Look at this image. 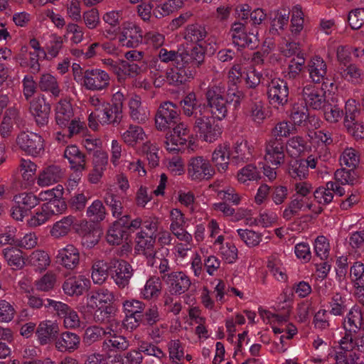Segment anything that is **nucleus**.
Here are the masks:
<instances>
[{"instance_id":"bb28decb","label":"nucleus","mask_w":364,"mask_h":364,"mask_svg":"<svg viewBox=\"0 0 364 364\" xmlns=\"http://www.w3.org/2000/svg\"><path fill=\"white\" fill-rule=\"evenodd\" d=\"M111 332H114L112 323L106 328L97 325L89 326L85 330L82 342L85 346H90L102 340L103 337L110 334Z\"/></svg>"},{"instance_id":"680f3d73","label":"nucleus","mask_w":364,"mask_h":364,"mask_svg":"<svg viewBox=\"0 0 364 364\" xmlns=\"http://www.w3.org/2000/svg\"><path fill=\"white\" fill-rule=\"evenodd\" d=\"M55 283L56 275L52 272H48L36 280L34 284L36 290L47 292L54 288Z\"/></svg>"},{"instance_id":"aec40b11","label":"nucleus","mask_w":364,"mask_h":364,"mask_svg":"<svg viewBox=\"0 0 364 364\" xmlns=\"http://www.w3.org/2000/svg\"><path fill=\"white\" fill-rule=\"evenodd\" d=\"M90 281L85 276L71 277L65 279L63 284V290L70 296H79L87 291Z\"/></svg>"},{"instance_id":"9b49d317","label":"nucleus","mask_w":364,"mask_h":364,"mask_svg":"<svg viewBox=\"0 0 364 364\" xmlns=\"http://www.w3.org/2000/svg\"><path fill=\"white\" fill-rule=\"evenodd\" d=\"M286 143L281 138L271 137L265 145V160L279 167L285 161Z\"/></svg>"},{"instance_id":"f3484780","label":"nucleus","mask_w":364,"mask_h":364,"mask_svg":"<svg viewBox=\"0 0 364 364\" xmlns=\"http://www.w3.org/2000/svg\"><path fill=\"white\" fill-rule=\"evenodd\" d=\"M30 111L38 127H43L48 124L50 105L43 95L35 97L30 102Z\"/></svg>"},{"instance_id":"4d7b16f0","label":"nucleus","mask_w":364,"mask_h":364,"mask_svg":"<svg viewBox=\"0 0 364 364\" xmlns=\"http://www.w3.org/2000/svg\"><path fill=\"white\" fill-rule=\"evenodd\" d=\"M139 315L141 323L145 326H153L161 320L159 309L156 305L144 309Z\"/></svg>"},{"instance_id":"79ce46f5","label":"nucleus","mask_w":364,"mask_h":364,"mask_svg":"<svg viewBox=\"0 0 364 364\" xmlns=\"http://www.w3.org/2000/svg\"><path fill=\"white\" fill-rule=\"evenodd\" d=\"M122 137L127 144L134 146L138 143L142 142L146 138V134L142 127L131 124L122 134Z\"/></svg>"},{"instance_id":"338daca9","label":"nucleus","mask_w":364,"mask_h":364,"mask_svg":"<svg viewBox=\"0 0 364 364\" xmlns=\"http://www.w3.org/2000/svg\"><path fill=\"white\" fill-rule=\"evenodd\" d=\"M105 215V208L100 200H95L87 209V216L94 222L103 220Z\"/></svg>"},{"instance_id":"58836bf2","label":"nucleus","mask_w":364,"mask_h":364,"mask_svg":"<svg viewBox=\"0 0 364 364\" xmlns=\"http://www.w3.org/2000/svg\"><path fill=\"white\" fill-rule=\"evenodd\" d=\"M76 218L73 215L63 217L60 220L55 223L50 231L51 236L60 238L67 235L75 223Z\"/></svg>"},{"instance_id":"5fc2aeb1","label":"nucleus","mask_w":364,"mask_h":364,"mask_svg":"<svg viewBox=\"0 0 364 364\" xmlns=\"http://www.w3.org/2000/svg\"><path fill=\"white\" fill-rule=\"evenodd\" d=\"M252 157L251 149L245 140L237 141L232 152V161L235 163L249 161Z\"/></svg>"},{"instance_id":"ddd939ff","label":"nucleus","mask_w":364,"mask_h":364,"mask_svg":"<svg viewBox=\"0 0 364 364\" xmlns=\"http://www.w3.org/2000/svg\"><path fill=\"white\" fill-rule=\"evenodd\" d=\"M267 96L270 104L284 105L288 102L289 88L287 82L280 78H273L267 84Z\"/></svg>"},{"instance_id":"bf43d9fd","label":"nucleus","mask_w":364,"mask_h":364,"mask_svg":"<svg viewBox=\"0 0 364 364\" xmlns=\"http://www.w3.org/2000/svg\"><path fill=\"white\" fill-rule=\"evenodd\" d=\"M128 233L122 228L113 225L109 228L106 235L107 242L111 245H119L124 240H127Z\"/></svg>"},{"instance_id":"39448f33","label":"nucleus","mask_w":364,"mask_h":364,"mask_svg":"<svg viewBox=\"0 0 364 364\" xmlns=\"http://www.w3.org/2000/svg\"><path fill=\"white\" fill-rule=\"evenodd\" d=\"M166 134V149L169 151H178L190 138V129L184 122H178Z\"/></svg>"},{"instance_id":"f03ea898","label":"nucleus","mask_w":364,"mask_h":364,"mask_svg":"<svg viewBox=\"0 0 364 364\" xmlns=\"http://www.w3.org/2000/svg\"><path fill=\"white\" fill-rule=\"evenodd\" d=\"M180 120V110L178 106L170 102H162L155 114V124L158 130L171 129Z\"/></svg>"},{"instance_id":"37998d69","label":"nucleus","mask_w":364,"mask_h":364,"mask_svg":"<svg viewBox=\"0 0 364 364\" xmlns=\"http://www.w3.org/2000/svg\"><path fill=\"white\" fill-rule=\"evenodd\" d=\"M114 299V294L107 289H99L91 292L87 296V304L91 307H97L98 304H109Z\"/></svg>"},{"instance_id":"2eb2a0df","label":"nucleus","mask_w":364,"mask_h":364,"mask_svg":"<svg viewBox=\"0 0 364 364\" xmlns=\"http://www.w3.org/2000/svg\"><path fill=\"white\" fill-rule=\"evenodd\" d=\"M163 282L168 287L172 295H181L188 290L191 285L190 278L183 272H171L163 277Z\"/></svg>"},{"instance_id":"49530a36","label":"nucleus","mask_w":364,"mask_h":364,"mask_svg":"<svg viewBox=\"0 0 364 364\" xmlns=\"http://www.w3.org/2000/svg\"><path fill=\"white\" fill-rule=\"evenodd\" d=\"M28 264L36 268V270L42 271L49 266L50 260L47 252L43 250L33 251L27 259Z\"/></svg>"},{"instance_id":"4468645a","label":"nucleus","mask_w":364,"mask_h":364,"mask_svg":"<svg viewBox=\"0 0 364 364\" xmlns=\"http://www.w3.org/2000/svg\"><path fill=\"white\" fill-rule=\"evenodd\" d=\"M355 102L348 100L345 107L344 126L348 133L355 139H364V124L355 120L356 107Z\"/></svg>"},{"instance_id":"ea45409f","label":"nucleus","mask_w":364,"mask_h":364,"mask_svg":"<svg viewBox=\"0 0 364 364\" xmlns=\"http://www.w3.org/2000/svg\"><path fill=\"white\" fill-rule=\"evenodd\" d=\"M122 19V11L121 10H112L102 15V21L110 26L105 31L107 35L115 36L119 32Z\"/></svg>"},{"instance_id":"052dcab7","label":"nucleus","mask_w":364,"mask_h":364,"mask_svg":"<svg viewBox=\"0 0 364 364\" xmlns=\"http://www.w3.org/2000/svg\"><path fill=\"white\" fill-rule=\"evenodd\" d=\"M42 207L50 218L53 215L62 214L67 209V205L62 198L48 201L43 203Z\"/></svg>"},{"instance_id":"c9c22d12","label":"nucleus","mask_w":364,"mask_h":364,"mask_svg":"<svg viewBox=\"0 0 364 364\" xmlns=\"http://www.w3.org/2000/svg\"><path fill=\"white\" fill-rule=\"evenodd\" d=\"M123 117L122 112L116 109L110 104L104 105L100 113H97V118L102 124L118 125Z\"/></svg>"},{"instance_id":"412c9836","label":"nucleus","mask_w":364,"mask_h":364,"mask_svg":"<svg viewBox=\"0 0 364 364\" xmlns=\"http://www.w3.org/2000/svg\"><path fill=\"white\" fill-rule=\"evenodd\" d=\"M56 262L67 269H74L80 262L79 250L74 245H68L58 251Z\"/></svg>"},{"instance_id":"13d9d810","label":"nucleus","mask_w":364,"mask_h":364,"mask_svg":"<svg viewBox=\"0 0 364 364\" xmlns=\"http://www.w3.org/2000/svg\"><path fill=\"white\" fill-rule=\"evenodd\" d=\"M182 8L178 1L168 0L163 4H157L153 9V14L157 18L167 16Z\"/></svg>"},{"instance_id":"69168bd1","label":"nucleus","mask_w":364,"mask_h":364,"mask_svg":"<svg viewBox=\"0 0 364 364\" xmlns=\"http://www.w3.org/2000/svg\"><path fill=\"white\" fill-rule=\"evenodd\" d=\"M237 180L240 183H245L250 181H257L260 178L259 172L257 167L252 164H248L241 168L237 173Z\"/></svg>"},{"instance_id":"473e14b6","label":"nucleus","mask_w":364,"mask_h":364,"mask_svg":"<svg viewBox=\"0 0 364 364\" xmlns=\"http://www.w3.org/2000/svg\"><path fill=\"white\" fill-rule=\"evenodd\" d=\"M129 114L131 119L138 123H144L149 118L146 108L142 106L139 96L135 95L129 100Z\"/></svg>"},{"instance_id":"5701e85b","label":"nucleus","mask_w":364,"mask_h":364,"mask_svg":"<svg viewBox=\"0 0 364 364\" xmlns=\"http://www.w3.org/2000/svg\"><path fill=\"white\" fill-rule=\"evenodd\" d=\"M193 77L194 72L186 65H176L174 68L168 70L166 73L167 82L172 85L184 84Z\"/></svg>"},{"instance_id":"603ef678","label":"nucleus","mask_w":364,"mask_h":364,"mask_svg":"<svg viewBox=\"0 0 364 364\" xmlns=\"http://www.w3.org/2000/svg\"><path fill=\"white\" fill-rule=\"evenodd\" d=\"M13 200L27 213L36 207L39 202V199L33 193L26 192L15 195Z\"/></svg>"},{"instance_id":"a18cd8bd","label":"nucleus","mask_w":364,"mask_h":364,"mask_svg":"<svg viewBox=\"0 0 364 364\" xmlns=\"http://www.w3.org/2000/svg\"><path fill=\"white\" fill-rule=\"evenodd\" d=\"M334 359L336 364H354L359 360V355L353 349L342 346L335 350Z\"/></svg>"},{"instance_id":"f704fd0d","label":"nucleus","mask_w":364,"mask_h":364,"mask_svg":"<svg viewBox=\"0 0 364 364\" xmlns=\"http://www.w3.org/2000/svg\"><path fill=\"white\" fill-rule=\"evenodd\" d=\"M162 289L161 279L159 277L152 276L145 283L141 289V295L144 299H156L161 294Z\"/></svg>"},{"instance_id":"f8f14e48","label":"nucleus","mask_w":364,"mask_h":364,"mask_svg":"<svg viewBox=\"0 0 364 364\" xmlns=\"http://www.w3.org/2000/svg\"><path fill=\"white\" fill-rule=\"evenodd\" d=\"M143 41L141 28L133 22L127 21L122 24L119 32V41L123 46L136 48Z\"/></svg>"},{"instance_id":"6ab92c4d","label":"nucleus","mask_w":364,"mask_h":364,"mask_svg":"<svg viewBox=\"0 0 364 364\" xmlns=\"http://www.w3.org/2000/svg\"><path fill=\"white\" fill-rule=\"evenodd\" d=\"M247 115L250 119L256 125L262 124L267 117V112L264 102L255 96L253 92H250Z\"/></svg>"},{"instance_id":"9d476101","label":"nucleus","mask_w":364,"mask_h":364,"mask_svg":"<svg viewBox=\"0 0 364 364\" xmlns=\"http://www.w3.org/2000/svg\"><path fill=\"white\" fill-rule=\"evenodd\" d=\"M109 83L110 77L103 70L92 68L84 71V82L82 85L88 90L102 91L107 89Z\"/></svg>"},{"instance_id":"6e6d98bb","label":"nucleus","mask_w":364,"mask_h":364,"mask_svg":"<svg viewBox=\"0 0 364 364\" xmlns=\"http://www.w3.org/2000/svg\"><path fill=\"white\" fill-rule=\"evenodd\" d=\"M288 172L294 179L302 180L309 173V170L304 159H292L289 163Z\"/></svg>"},{"instance_id":"864d4df0","label":"nucleus","mask_w":364,"mask_h":364,"mask_svg":"<svg viewBox=\"0 0 364 364\" xmlns=\"http://www.w3.org/2000/svg\"><path fill=\"white\" fill-rule=\"evenodd\" d=\"M329 313L334 316H342L348 310L347 299L340 293H335L329 301Z\"/></svg>"},{"instance_id":"a19ab883","label":"nucleus","mask_w":364,"mask_h":364,"mask_svg":"<svg viewBox=\"0 0 364 364\" xmlns=\"http://www.w3.org/2000/svg\"><path fill=\"white\" fill-rule=\"evenodd\" d=\"M258 31L257 28L252 29L247 33L245 31L239 33L238 35H232L233 43L240 47H250L251 48H255L259 41L258 40Z\"/></svg>"},{"instance_id":"dca6fc26","label":"nucleus","mask_w":364,"mask_h":364,"mask_svg":"<svg viewBox=\"0 0 364 364\" xmlns=\"http://www.w3.org/2000/svg\"><path fill=\"white\" fill-rule=\"evenodd\" d=\"M301 94L305 105L313 109H321L327 103L326 92L314 85L304 86Z\"/></svg>"},{"instance_id":"423d86ee","label":"nucleus","mask_w":364,"mask_h":364,"mask_svg":"<svg viewBox=\"0 0 364 364\" xmlns=\"http://www.w3.org/2000/svg\"><path fill=\"white\" fill-rule=\"evenodd\" d=\"M193 130L206 142H213L221 134V128L206 114L194 120Z\"/></svg>"},{"instance_id":"8fccbe9b","label":"nucleus","mask_w":364,"mask_h":364,"mask_svg":"<svg viewBox=\"0 0 364 364\" xmlns=\"http://www.w3.org/2000/svg\"><path fill=\"white\" fill-rule=\"evenodd\" d=\"M18 114V110L14 107L8 108L0 125V134L5 138L9 136L13 129L14 120Z\"/></svg>"},{"instance_id":"c03bdc74","label":"nucleus","mask_w":364,"mask_h":364,"mask_svg":"<svg viewBox=\"0 0 364 364\" xmlns=\"http://www.w3.org/2000/svg\"><path fill=\"white\" fill-rule=\"evenodd\" d=\"M360 160V151L352 147L346 148L341 153L339 161L341 166L355 169Z\"/></svg>"},{"instance_id":"7c9ffc66","label":"nucleus","mask_w":364,"mask_h":364,"mask_svg":"<svg viewBox=\"0 0 364 364\" xmlns=\"http://www.w3.org/2000/svg\"><path fill=\"white\" fill-rule=\"evenodd\" d=\"M204 59L205 49L202 44H197L190 53L183 51V65H188L191 70L201 65Z\"/></svg>"},{"instance_id":"c85d7f7f","label":"nucleus","mask_w":364,"mask_h":364,"mask_svg":"<svg viewBox=\"0 0 364 364\" xmlns=\"http://www.w3.org/2000/svg\"><path fill=\"white\" fill-rule=\"evenodd\" d=\"M74 116L72 105L67 100H60L55 107V122L61 128H65Z\"/></svg>"},{"instance_id":"b1692460","label":"nucleus","mask_w":364,"mask_h":364,"mask_svg":"<svg viewBox=\"0 0 364 364\" xmlns=\"http://www.w3.org/2000/svg\"><path fill=\"white\" fill-rule=\"evenodd\" d=\"M129 346L127 339L121 335L111 332L106 336V338L102 343V353H117L124 351Z\"/></svg>"},{"instance_id":"f257e3e1","label":"nucleus","mask_w":364,"mask_h":364,"mask_svg":"<svg viewBox=\"0 0 364 364\" xmlns=\"http://www.w3.org/2000/svg\"><path fill=\"white\" fill-rule=\"evenodd\" d=\"M225 85L220 82L208 87L205 92L207 105L214 118L218 120L224 119L228 114V100L224 98Z\"/></svg>"},{"instance_id":"cd10ccee","label":"nucleus","mask_w":364,"mask_h":364,"mask_svg":"<svg viewBox=\"0 0 364 364\" xmlns=\"http://www.w3.org/2000/svg\"><path fill=\"white\" fill-rule=\"evenodd\" d=\"M309 77L314 83H320L325 77L327 65L322 58L316 55L308 63L307 65Z\"/></svg>"},{"instance_id":"de8ad7c7","label":"nucleus","mask_w":364,"mask_h":364,"mask_svg":"<svg viewBox=\"0 0 364 364\" xmlns=\"http://www.w3.org/2000/svg\"><path fill=\"white\" fill-rule=\"evenodd\" d=\"M289 18V12L285 9L277 11L274 12V16L271 21L269 33L274 35H279V31L284 30Z\"/></svg>"},{"instance_id":"20e7f679","label":"nucleus","mask_w":364,"mask_h":364,"mask_svg":"<svg viewBox=\"0 0 364 364\" xmlns=\"http://www.w3.org/2000/svg\"><path fill=\"white\" fill-rule=\"evenodd\" d=\"M134 272L132 266L127 261L118 258L109 259V276L119 289L128 287Z\"/></svg>"},{"instance_id":"e2e57ef3","label":"nucleus","mask_w":364,"mask_h":364,"mask_svg":"<svg viewBox=\"0 0 364 364\" xmlns=\"http://www.w3.org/2000/svg\"><path fill=\"white\" fill-rule=\"evenodd\" d=\"M296 127L290 122L282 121L277 123L272 129V137H287L296 132Z\"/></svg>"},{"instance_id":"0eeeda50","label":"nucleus","mask_w":364,"mask_h":364,"mask_svg":"<svg viewBox=\"0 0 364 364\" xmlns=\"http://www.w3.org/2000/svg\"><path fill=\"white\" fill-rule=\"evenodd\" d=\"M135 250L139 255H143L147 259V264L154 267L158 259L157 251L155 249L156 236L147 235L144 230L136 234Z\"/></svg>"},{"instance_id":"0e129e2a","label":"nucleus","mask_w":364,"mask_h":364,"mask_svg":"<svg viewBox=\"0 0 364 364\" xmlns=\"http://www.w3.org/2000/svg\"><path fill=\"white\" fill-rule=\"evenodd\" d=\"M158 57L163 63H168L171 62L173 65H183V51L168 50L166 48H161Z\"/></svg>"},{"instance_id":"4c0bfd02","label":"nucleus","mask_w":364,"mask_h":364,"mask_svg":"<svg viewBox=\"0 0 364 364\" xmlns=\"http://www.w3.org/2000/svg\"><path fill=\"white\" fill-rule=\"evenodd\" d=\"M38 87L41 91L50 92L54 97H59L62 91L56 77L49 73L41 75Z\"/></svg>"},{"instance_id":"09e8293b","label":"nucleus","mask_w":364,"mask_h":364,"mask_svg":"<svg viewBox=\"0 0 364 364\" xmlns=\"http://www.w3.org/2000/svg\"><path fill=\"white\" fill-rule=\"evenodd\" d=\"M207 36L205 28L199 24L188 25L185 31L184 38L187 41L201 44Z\"/></svg>"},{"instance_id":"1a4fd4ad","label":"nucleus","mask_w":364,"mask_h":364,"mask_svg":"<svg viewBox=\"0 0 364 364\" xmlns=\"http://www.w3.org/2000/svg\"><path fill=\"white\" fill-rule=\"evenodd\" d=\"M19 148L31 156H38L44 151V141L41 136L32 132H22L16 138Z\"/></svg>"},{"instance_id":"72a5a7b5","label":"nucleus","mask_w":364,"mask_h":364,"mask_svg":"<svg viewBox=\"0 0 364 364\" xmlns=\"http://www.w3.org/2000/svg\"><path fill=\"white\" fill-rule=\"evenodd\" d=\"M227 144L218 145L212 154L211 161L219 172L225 171L229 165L230 152Z\"/></svg>"},{"instance_id":"2f4dec72","label":"nucleus","mask_w":364,"mask_h":364,"mask_svg":"<svg viewBox=\"0 0 364 364\" xmlns=\"http://www.w3.org/2000/svg\"><path fill=\"white\" fill-rule=\"evenodd\" d=\"M363 310L358 306H354L347 314L344 320L345 331L351 333H358L362 329Z\"/></svg>"},{"instance_id":"393cba45","label":"nucleus","mask_w":364,"mask_h":364,"mask_svg":"<svg viewBox=\"0 0 364 364\" xmlns=\"http://www.w3.org/2000/svg\"><path fill=\"white\" fill-rule=\"evenodd\" d=\"M64 157L74 172L82 173L86 169L85 155L75 145L68 146L64 151Z\"/></svg>"},{"instance_id":"774afa93","label":"nucleus","mask_w":364,"mask_h":364,"mask_svg":"<svg viewBox=\"0 0 364 364\" xmlns=\"http://www.w3.org/2000/svg\"><path fill=\"white\" fill-rule=\"evenodd\" d=\"M305 141L302 137L294 136L286 144V151L292 157L299 156L305 149Z\"/></svg>"},{"instance_id":"c756f323","label":"nucleus","mask_w":364,"mask_h":364,"mask_svg":"<svg viewBox=\"0 0 364 364\" xmlns=\"http://www.w3.org/2000/svg\"><path fill=\"white\" fill-rule=\"evenodd\" d=\"M64 173L58 166L52 165L45 168L39 174L38 184L48 186L58 183L63 177Z\"/></svg>"},{"instance_id":"e433bc0d","label":"nucleus","mask_w":364,"mask_h":364,"mask_svg":"<svg viewBox=\"0 0 364 364\" xmlns=\"http://www.w3.org/2000/svg\"><path fill=\"white\" fill-rule=\"evenodd\" d=\"M2 255L8 265L14 269H21L26 264L23 252L18 248L10 247L2 250Z\"/></svg>"},{"instance_id":"3c124183","label":"nucleus","mask_w":364,"mask_h":364,"mask_svg":"<svg viewBox=\"0 0 364 364\" xmlns=\"http://www.w3.org/2000/svg\"><path fill=\"white\" fill-rule=\"evenodd\" d=\"M109 275V260L97 261L92 265V279L96 284H102Z\"/></svg>"},{"instance_id":"4be33fe9","label":"nucleus","mask_w":364,"mask_h":364,"mask_svg":"<svg viewBox=\"0 0 364 364\" xmlns=\"http://www.w3.org/2000/svg\"><path fill=\"white\" fill-rule=\"evenodd\" d=\"M80 341L81 338L77 334L65 331L55 338V347L61 353H73L80 348Z\"/></svg>"},{"instance_id":"6e6552de","label":"nucleus","mask_w":364,"mask_h":364,"mask_svg":"<svg viewBox=\"0 0 364 364\" xmlns=\"http://www.w3.org/2000/svg\"><path fill=\"white\" fill-rule=\"evenodd\" d=\"M46 307H52L57 316L63 319L65 328H77L80 326V319L77 313L67 304L50 299H47Z\"/></svg>"},{"instance_id":"7ed1b4c3","label":"nucleus","mask_w":364,"mask_h":364,"mask_svg":"<svg viewBox=\"0 0 364 364\" xmlns=\"http://www.w3.org/2000/svg\"><path fill=\"white\" fill-rule=\"evenodd\" d=\"M187 171L191 180L195 181H208L215 173V168L210 161L202 156H193L189 159Z\"/></svg>"},{"instance_id":"a878e982","label":"nucleus","mask_w":364,"mask_h":364,"mask_svg":"<svg viewBox=\"0 0 364 364\" xmlns=\"http://www.w3.org/2000/svg\"><path fill=\"white\" fill-rule=\"evenodd\" d=\"M59 326L51 321L41 322L36 330L38 340L41 345H46L53 338H56L59 333Z\"/></svg>"},{"instance_id":"a211bd4d","label":"nucleus","mask_w":364,"mask_h":364,"mask_svg":"<svg viewBox=\"0 0 364 364\" xmlns=\"http://www.w3.org/2000/svg\"><path fill=\"white\" fill-rule=\"evenodd\" d=\"M180 105L183 114L187 117H193L194 120L203 114L208 113L206 105L199 103L196 94L193 92L186 95Z\"/></svg>"}]
</instances>
